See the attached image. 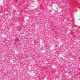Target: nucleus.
<instances>
[{"label":"nucleus","mask_w":80,"mask_h":80,"mask_svg":"<svg viewBox=\"0 0 80 80\" xmlns=\"http://www.w3.org/2000/svg\"><path fill=\"white\" fill-rule=\"evenodd\" d=\"M79 20H80V19H79Z\"/></svg>","instance_id":"obj_1"}]
</instances>
